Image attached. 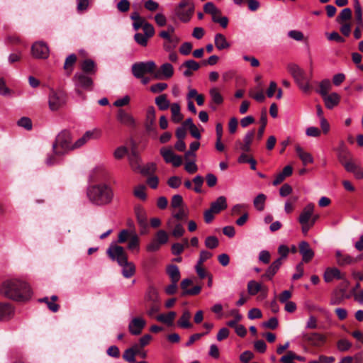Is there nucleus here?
<instances>
[{
    "instance_id": "f257e3e1",
    "label": "nucleus",
    "mask_w": 363,
    "mask_h": 363,
    "mask_svg": "<svg viewBox=\"0 0 363 363\" xmlns=\"http://www.w3.org/2000/svg\"><path fill=\"white\" fill-rule=\"evenodd\" d=\"M0 294L15 301L25 302L31 298L32 291L29 284L25 281L10 278L1 284Z\"/></svg>"
},
{
    "instance_id": "f03ea898",
    "label": "nucleus",
    "mask_w": 363,
    "mask_h": 363,
    "mask_svg": "<svg viewBox=\"0 0 363 363\" xmlns=\"http://www.w3.org/2000/svg\"><path fill=\"white\" fill-rule=\"evenodd\" d=\"M86 196L93 205L103 206L112 202L114 194L110 185L100 183L89 186L86 189Z\"/></svg>"
},
{
    "instance_id": "7ed1b4c3",
    "label": "nucleus",
    "mask_w": 363,
    "mask_h": 363,
    "mask_svg": "<svg viewBox=\"0 0 363 363\" xmlns=\"http://www.w3.org/2000/svg\"><path fill=\"white\" fill-rule=\"evenodd\" d=\"M170 210L172 217L167 221L169 230L176 238L182 236V196L174 195L171 201Z\"/></svg>"
},
{
    "instance_id": "20e7f679",
    "label": "nucleus",
    "mask_w": 363,
    "mask_h": 363,
    "mask_svg": "<svg viewBox=\"0 0 363 363\" xmlns=\"http://www.w3.org/2000/svg\"><path fill=\"white\" fill-rule=\"evenodd\" d=\"M79 147L76 146V142L72 143V137L69 131L64 130L61 131L56 137L52 144V151L55 155H65L69 151Z\"/></svg>"
},
{
    "instance_id": "39448f33",
    "label": "nucleus",
    "mask_w": 363,
    "mask_h": 363,
    "mask_svg": "<svg viewBox=\"0 0 363 363\" xmlns=\"http://www.w3.org/2000/svg\"><path fill=\"white\" fill-rule=\"evenodd\" d=\"M73 81L75 84L76 93L83 99L85 98V96L83 94L82 89L88 91H92L93 89L94 81L88 74L77 72L73 77Z\"/></svg>"
},
{
    "instance_id": "423d86ee",
    "label": "nucleus",
    "mask_w": 363,
    "mask_h": 363,
    "mask_svg": "<svg viewBox=\"0 0 363 363\" xmlns=\"http://www.w3.org/2000/svg\"><path fill=\"white\" fill-rule=\"evenodd\" d=\"M67 96L62 89H51L48 96V105L51 111H55L64 106L67 103Z\"/></svg>"
},
{
    "instance_id": "0eeeda50",
    "label": "nucleus",
    "mask_w": 363,
    "mask_h": 363,
    "mask_svg": "<svg viewBox=\"0 0 363 363\" xmlns=\"http://www.w3.org/2000/svg\"><path fill=\"white\" fill-rule=\"evenodd\" d=\"M156 64L154 61L135 62L132 65V73L135 78H143L146 74L154 77Z\"/></svg>"
},
{
    "instance_id": "6e6552de",
    "label": "nucleus",
    "mask_w": 363,
    "mask_h": 363,
    "mask_svg": "<svg viewBox=\"0 0 363 363\" xmlns=\"http://www.w3.org/2000/svg\"><path fill=\"white\" fill-rule=\"evenodd\" d=\"M106 253L112 260H116L118 264L124 262L128 259L124 248L116 244H111L107 249Z\"/></svg>"
},
{
    "instance_id": "1a4fd4ad",
    "label": "nucleus",
    "mask_w": 363,
    "mask_h": 363,
    "mask_svg": "<svg viewBox=\"0 0 363 363\" xmlns=\"http://www.w3.org/2000/svg\"><path fill=\"white\" fill-rule=\"evenodd\" d=\"M196 277L187 278L183 279V297L185 296H196L199 294L202 289L201 284H194Z\"/></svg>"
},
{
    "instance_id": "9d476101",
    "label": "nucleus",
    "mask_w": 363,
    "mask_h": 363,
    "mask_svg": "<svg viewBox=\"0 0 363 363\" xmlns=\"http://www.w3.org/2000/svg\"><path fill=\"white\" fill-rule=\"evenodd\" d=\"M302 340L313 347H320L325 343L326 337L317 333H304L302 335Z\"/></svg>"
},
{
    "instance_id": "9b49d317",
    "label": "nucleus",
    "mask_w": 363,
    "mask_h": 363,
    "mask_svg": "<svg viewBox=\"0 0 363 363\" xmlns=\"http://www.w3.org/2000/svg\"><path fill=\"white\" fill-rule=\"evenodd\" d=\"M160 154L166 163L172 164L175 167L182 165V157L175 155L171 147H162Z\"/></svg>"
},
{
    "instance_id": "f8f14e48",
    "label": "nucleus",
    "mask_w": 363,
    "mask_h": 363,
    "mask_svg": "<svg viewBox=\"0 0 363 363\" xmlns=\"http://www.w3.org/2000/svg\"><path fill=\"white\" fill-rule=\"evenodd\" d=\"M49 52V48L43 42H36L31 47L32 55L36 59H47Z\"/></svg>"
},
{
    "instance_id": "ddd939ff",
    "label": "nucleus",
    "mask_w": 363,
    "mask_h": 363,
    "mask_svg": "<svg viewBox=\"0 0 363 363\" xmlns=\"http://www.w3.org/2000/svg\"><path fill=\"white\" fill-rule=\"evenodd\" d=\"M289 72L291 74L296 83L301 81H310L305 71L296 64H289L287 66Z\"/></svg>"
},
{
    "instance_id": "4468645a",
    "label": "nucleus",
    "mask_w": 363,
    "mask_h": 363,
    "mask_svg": "<svg viewBox=\"0 0 363 363\" xmlns=\"http://www.w3.org/2000/svg\"><path fill=\"white\" fill-rule=\"evenodd\" d=\"M174 69L171 64L164 63L159 69L157 67L154 72V78L157 79H165L172 77Z\"/></svg>"
},
{
    "instance_id": "2eb2a0df",
    "label": "nucleus",
    "mask_w": 363,
    "mask_h": 363,
    "mask_svg": "<svg viewBox=\"0 0 363 363\" xmlns=\"http://www.w3.org/2000/svg\"><path fill=\"white\" fill-rule=\"evenodd\" d=\"M145 325L146 322L143 318L136 317L133 318L129 323L128 330L131 335H138L142 333Z\"/></svg>"
},
{
    "instance_id": "dca6fc26",
    "label": "nucleus",
    "mask_w": 363,
    "mask_h": 363,
    "mask_svg": "<svg viewBox=\"0 0 363 363\" xmlns=\"http://www.w3.org/2000/svg\"><path fill=\"white\" fill-rule=\"evenodd\" d=\"M15 314V308L9 303L0 302V321H7Z\"/></svg>"
},
{
    "instance_id": "f3484780",
    "label": "nucleus",
    "mask_w": 363,
    "mask_h": 363,
    "mask_svg": "<svg viewBox=\"0 0 363 363\" xmlns=\"http://www.w3.org/2000/svg\"><path fill=\"white\" fill-rule=\"evenodd\" d=\"M116 118L121 124L125 126L130 128L135 127V121L134 118L130 113L126 112L124 109H118Z\"/></svg>"
},
{
    "instance_id": "a211bd4d",
    "label": "nucleus",
    "mask_w": 363,
    "mask_h": 363,
    "mask_svg": "<svg viewBox=\"0 0 363 363\" xmlns=\"http://www.w3.org/2000/svg\"><path fill=\"white\" fill-rule=\"evenodd\" d=\"M298 251L302 255V260L304 262H309L314 257V252L306 241H301L299 243Z\"/></svg>"
},
{
    "instance_id": "6ab92c4d",
    "label": "nucleus",
    "mask_w": 363,
    "mask_h": 363,
    "mask_svg": "<svg viewBox=\"0 0 363 363\" xmlns=\"http://www.w3.org/2000/svg\"><path fill=\"white\" fill-rule=\"evenodd\" d=\"M209 95L211 97L209 106L212 110L215 111L217 108V106L221 105L223 103V96L216 87L211 88L209 90Z\"/></svg>"
},
{
    "instance_id": "aec40b11",
    "label": "nucleus",
    "mask_w": 363,
    "mask_h": 363,
    "mask_svg": "<svg viewBox=\"0 0 363 363\" xmlns=\"http://www.w3.org/2000/svg\"><path fill=\"white\" fill-rule=\"evenodd\" d=\"M344 274L336 267H328L324 273V280L325 282H331L334 279H344Z\"/></svg>"
},
{
    "instance_id": "412c9836",
    "label": "nucleus",
    "mask_w": 363,
    "mask_h": 363,
    "mask_svg": "<svg viewBox=\"0 0 363 363\" xmlns=\"http://www.w3.org/2000/svg\"><path fill=\"white\" fill-rule=\"evenodd\" d=\"M135 214L138 225L140 227V234H145L147 232V220L145 212L143 209L138 208L135 209Z\"/></svg>"
},
{
    "instance_id": "4be33fe9",
    "label": "nucleus",
    "mask_w": 363,
    "mask_h": 363,
    "mask_svg": "<svg viewBox=\"0 0 363 363\" xmlns=\"http://www.w3.org/2000/svg\"><path fill=\"white\" fill-rule=\"evenodd\" d=\"M314 210V204L312 203H308L306 206V207L303 209L301 213L298 222L300 224L309 223L310 219L313 215Z\"/></svg>"
},
{
    "instance_id": "5701e85b",
    "label": "nucleus",
    "mask_w": 363,
    "mask_h": 363,
    "mask_svg": "<svg viewBox=\"0 0 363 363\" xmlns=\"http://www.w3.org/2000/svg\"><path fill=\"white\" fill-rule=\"evenodd\" d=\"M183 67L186 68L183 75L189 77L193 75V72L199 69L201 65L194 60H189L183 62Z\"/></svg>"
},
{
    "instance_id": "b1692460",
    "label": "nucleus",
    "mask_w": 363,
    "mask_h": 363,
    "mask_svg": "<svg viewBox=\"0 0 363 363\" xmlns=\"http://www.w3.org/2000/svg\"><path fill=\"white\" fill-rule=\"evenodd\" d=\"M323 99L325 107L328 109H332L340 103V96L335 92H333L323 97Z\"/></svg>"
},
{
    "instance_id": "393cba45",
    "label": "nucleus",
    "mask_w": 363,
    "mask_h": 363,
    "mask_svg": "<svg viewBox=\"0 0 363 363\" xmlns=\"http://www.w3.org/2000/svg\"><path fill=\"white\" fill-rule=\"evenodd\" d=\"M57 300L58 297L56 295H53L50 298L48 297L39 298L38 301L40 303H45L50 311L56 313L60 309V305L55 303Z\"/></svg>"
},
{
    "instance_id": "a878e982",
    "label": "nucleus",
    "mask_w": 363,
    "mask_h": 363,
    "mask_svg": "<svg viewBox=\"0 0 363 363\" xmlns=\"http://www.w3.org/2000/svg\"><path fill=\"white\" fill-rule=\"evenodd\" d=\"M226 198L223 196H219L215 201L211 203L210 209L215 213H219L227 208Z\"/></svg>"
},
{
    "instance_id": "bb28decb",
    "label": "nucleus",
    "mask_w": 363,
    "mask_h": 363,
    "mask_svg": "<svg viewBox=\"0 0 363 363\" xmlns=\"http://www.w3.org/2000/svg\"><path fill=\"white\" fill-rule=\"evenodd\" d=\"M81 69L82 73L86 74H94L96 72V65L94 61L91 59H86L81 63Z\"/></svg>"
},
{
    "instance_id": "cd10ccee",
    "label": "nucleus",
    "mask_w": 363,
    "mask_h": 363,
    "mask_svg": "<svg viewBox=\"0 0 363 363\" xmlns=\"http://www.w3.org/2000/svg\"><path fill=\"white\" fill-rule=\"evenodd\" d=\"M119 265L123 267L122 274L124 277L130 278L135 274V266L133 262H128V259L124 262L119 264Z\"/></svg>"
},
{
    "instance_id": "c85d7f7f",
    "label": "nucleus",
    "mask_w": 363,
    "mask_h": 363,
    "mask_svg": "<svg viewBox=\"0 0 363 363\" xmlns=\"http://www.w3.org/2000/svg\"><path fill=\"white\" fill-rule=\"evenodd\" d=\"M214 43L216 48L219 50L228 49L230 46L225 35L221 33H217L215 35Z\"/></svg>"
},
{
    "instance_id": "c756f323",
    "label": "nucleus",
    "mask_w": 363,
    "mask_h": 363,
    "mask_svg": "<svg viewBox=\"0 0 363 363\" xmlns=\"http://www.w3.org/2000/svg\"><path fill=\"white\" fill-rule=\"evenodd\" d=\"M156 114L153 106H149L146 115V129L150 131L153 129L155 123Z\"/></svg>"
},
{
    "instance_id": "7c9ffc66",
    "label": "nucleus",
    "mask_w": 363,
    "mask_h": 363,
    "mask_svg": "<svg viewBox=\"0 0 363 363\" xmlns=\"http://www.w3.org/2000/svg\"><path fill=\"white\" fill-rule=\"evenodd\" d=\"M176 317V313L169 311L167 313H162L156 316V320L167 325H172L174 320Z\"/></svg>"
},
{
    "instance_id": "2f4dec72",
    "label": "nucleus",
    "mask_w": 363,
    "mask_h": 363,
    "mask_svg": "<svg viewBox=\"0 0 363 363\" xmlns=\"http://www.w3.org/2000/svg\"><path fill=\"white\" fill-rule=\"evenodd\" d=\"M335 257L337 263L340 266L350 264L356 260L348 255H343L340 251H336Z\"/></svg>"
},
{
    "instance_id": "473e14b6",
    "label": "nucleus",
    "mask_w": 363,
    "mask_h": 363,
    "mask_svg": "<svg viewBox=\"0 0 363 363\" xmlns=\"http://www.w3.org/2000/svg\"><path fill=\"white\" fill-rule=\"evenodd\" d=\"M159 35L161 38L167 40V43H164V48L167 50H170L176 46L177 41V40L175 41L173 39V37L172 35H170L169 30H162L160 33Z\"/></svg>"
},
{
    "instance_id": "72a5a7b5",
    "label": "nucleus",
    "mask_w": 363,
    "mask_h": 363,
    "mask_svg": "<svg viewBox=\"0 0 363 363\" xmlns=\"http://www.w3.org/2000/svg\"><path fill=\"white\" fill-rule=\"evenodd\" d=\"M194 11V6L186 0H183V22L189 21Z\"/></svg>"
},
{
    "instance_id": "f704fd0d",
    "label": "nucleus",
    "mask_w": 363,
    "mask_h": 363,
    "mask_svg": "<svg viewBox=\"0 0 363 363\" xmlns=\"http://www.w3.org/2000/svg\"><path fill=\"white\" fill-rule=\"evenodd\" d=\"M259 121H260L261 125L259 128L257 134V140L258 141L262 140L264 133V130H265L267 123V115L266 110H263L262 111Z\"/></svg>"
},
{
    "instance_id": "c9c22d12",
    "label": "nucleus",
    "mask_w": 363,
    "mask_h": 363,
    "mask_svg": "<svg viewBox=\"0 0 363 363\" xmlns=\"http://www.w3.org/2000/svg\"><path fill=\"white\" fill-rule=\"evenodd\" d=\"M352 12L351 9L345 8L343 9L339 15L336 18V22L337 23H347L352 19Z\"/></svg>"
},
{
    "instance_id": "e433bc0d",
    "label": "nucleus",
    "mask_w": 363,
    "mask_h": 363,
    "mask_svg": "<svg viewBox=\"0 0 363 363\" xmlns=\"http://www.w3.org/2000/svg\"><path fill=\"white\" fill-rule=\"evenodd\" d=\"M155 102L158 108L161 111L167 110L170 106V102L167 99L166 94H161L157 96L155 99Z\"/></svg>"
},
{
    "instance_id": "4c0bfd02",
    "label": "nucleus",
    "mask_w": 363,
    "mask_h": 363,
    "mask_svg": "<svg viewBox=\"0 0 363 363\" xmlns=\"http://www.w3.org/2000/svg\"><path fill=\"white\" fill-rule=\"evenodd\" d=\"M296 152L300 160L302 161L303 165H306L307 164L312 163L313 162L312 155L308 152H304L300 146H296Z\"/></svg>"
},
{
    "instance_id": "58836bf2",
    "label": "nucleus",
    "mask_w": 363,
    "mask_h": 363,
    "mask_svg": "<svg viewBox=\"0 0 363 363\" xmlns=\"http://www.w3.org/2000/svg\"><path fill=\"white\" fill-rule=\"evenodd\" d=\"M200 143L199 141H194L190 144L189 150L183 155V161L184 159L190 160L191 158H196L195 152L199 150Z\"/></svg>"
},
{
    "instance_id": "ea45409f",
    "label": "nucleus",
    "mask_w": 363,
    "mask_h": 363,
    "mask_svg": "<svg viewBox=\"0 0 363 363\" xmlns=\"http://www.w3.org/2000/svg\"><path fill=\"white\" fill-rule=\"evenodd\" d=\"M332 88L331 82L329 79H323L319 84V88L316 91L323 97L328 95V92Z\"/></svg>"
},
{
    "instance_id": "a19ab883",
    "label": "nucleus",
    "mask_w": 363,
    "mask_h": 363,
    "mask_svg": "<svg viewBox=\"0 0 363 363\" xmlns=\"http://www.w3.org/2000/svg\"><path fill=\"white\" fill-rule=\"evenodd\" d=\"M167 273L169 276L171 281L178 282L180 279V272L177 266L170 264L167 268Z\"/></svg>"
},
{
    "instance_id": "79ce46f5",
    "label": "nucleus",
    "mask_w": 363,
    "mask_h": 363,
    "mask_svg": "<svg viewBox=\"0 0 363 363\" xmlns=\"http://www.w3.org/2000/svg\"><path fill=\"white\" fill-rule=\"evenodd\" d=\"M184 169L189 174H194L198 171V167L195 162V158L184 159L183 161Z\"/></svg>"
},
{
    "instance_id": "37998d69",
    "label": "nucleus",
    "mask_w": 363,
    "mask_h": 363,
    "mask_svg": "<svg viewBox=\"0 0 363 363\" xmlns=\"http://www.w3.org/2000/svg\"><path fill=\"white\" fill-rule=\"evenodd\" d=\"M172 112V120L174 123H179L182 121V116L180 115V105L178 103H174L169 106Z\"/></svg>"
},
{
    "instance_id": "c03bdc74",
    "label": "nucleus",
    "mask_w": 363,
    "mask_h": 363,
    "mask_svg": "<svg viewBox=\"0 0 363 363\" xmlns=\"http://www.w3.org/2000/svg\"><path fill=\"white\" fill-rule=\"evenodd\" d=\"M267 196L264 194H259L253 201L255 208L259 211H262L264 209L265 201Z\"/></svg>"
},
{
    "instance_id": "a18cd8bd",
    "label": "nucleus",
    "mask_w": 363,
    "mask_h": 363,
    "mask_svg": "<svg viewBox=\"0 0 363 363\" xmlns=\"http://www.w3.org/2000/svg\"><path fill=\"white\" fill-rule=\"evenodd\" d=\"M354 18L357 26H363L362 11L358 0L354 3Z\"/></svg>"
},
{
    "instance_id": "49530a36",
    "label": "nucleus",
    "mask_w": 363,
    "mask_h": 363,
    "mask_svg": "<svg viewBox=\"0 0 363 363\" xmlns=\"http://www.w3.org/2000/svg\"><path fill=\"white\" fill-rule=\"evenodd\" d=\"M262 286L263 285L256 281L251 280L247 283V291L250 295L255 296L258 292H260Z\"/></svg>"
},
{
    "instance_id": "de8ad7c7",
    "label": "nucleus",
    "mask_w": 363,
    "mask_h": 363,
    "mask_svg": "<svg viewBox=\"0 0 363 363\" xmlns=\"http://www.w3.org/2000/svg\"><path fill=\"white\" fill-rule=\"evenodd\" d=\"M77 59V56L74 54H71L66 58L64 64V69L68 72L69 74L72 72L73 66L76 63Z\"/></svg>"
},
{
    "instance_id": "09e8293b",
    "label": "nucleus",
    "mask_w": 363,
    "mask_h": 363,
    "mask_svg": "<svg viewBox=\"0 0 363 363\" xmlns=\"http://www.w3.org/2000/svg\"><path fill=\"white\" fill-rule=\"evenodd\" d=\"M350 152L347 150V149L345 147H342L338 151V160L339 162L344 166L345 163L350 161Z\"/></svg>"
},
{
    "instance_id": "8fccbe9b",
    "label": "nucleus",
    "mask_w": 363,
    "mask_h": 363,
    "mask_svg": "<svg viewBox=\"0 0 363 363\" xmlns=\"http://www.w3.org/2000/svg\"><path fill=\"white\" fill-rule=\"evenodd\" d=\"M345 296V289H340L335 291L331 298L330 304L338 305L341 303Z\"/></svg>"
},
{
    "instance_id": "3c124183",
    "label": "nucleus",
    "mask_w": 363,
    "mask_h": 363,
    "mask_svg": "<svg viewBox=\"0 0 363 363\" xmlns=\"http://www.w3.org/2000/svg\"><path fill=\"white\" fill-rule=\"evenodd\" d=\"M129 160L133 169H138L140 168V157L135 150H132L131 155L129 156Z\"/></svg>"
},
{
    "instance_id": "603ef678",
    "label": "nucleus",
    "mask_w": 363,
    "mask_h": 363,
    "mask_svg": "<svg viewBox=\"0 0 363 363\" xmlns=\"http://www.w3.org/2000/svg\"><path fill=\"white\" fill-rule=\"evenodd\" d=\"M203 181H204L203 177L200 175H197L193 179L192 182L194 183V186L193 188V190L196 193H201L202 192L201 186L203 184Z\"/></svg>"
},
{
    "instance_id": "864d4df0",
    "label": "nucleus",
    "mask_w": 363,
    "mask_h": 363,
    "mask_svg": "<svg viewBox=\"0 0 363 363\" xmlns=\"http://www.w3.org/2000/svg\"><path fill=\"white\" fill-rule=\"evenodd\" d=\"M203 11L206 13L211 14V16L215 13H221L220 10L217 9L212 2H207L203 6Z\"/></svg>"
},
{
    "instance_id": "5fc2aeb1",
    "label": "nucleus",
    "mask_w": 363,
    "mask_h": 363,
    "mask_svg": "<svg viewBox=\"0 0 363 363\" xmlns=\"http://www.w3.org/2000/svg\"><path fill=\"white\" fill-rule=\"evenodd\" d=\"M17 124L20 127H23L27 130H30L32 129L33 125L32 121L30 118L28 117H22L21 118L18 122Z\"/></svg>"
},
{
    "instance_id": "6e6d98bb",
    "label": "nucleus",
    "mask_w": 363,
    "mask_h": 363,
    "mask_svg": "<svg viewBox=\"0 0 363 363\" xmlns=\"http://www.w3.org/2000/svg\"><path fill=\"white\" fill-rule=\"evenodd\" d=\"M154 240H157L161 245H164L168 241V235L164 230H160L157 233Z\"/></svg>"
},
{
    "instance_id": "4d7b16f0",
    "label": "nucleus",
    "mask_w": 363,
    "mask_h": 363,
    "mask_svg": "<svg viewBox=\"0 0 363 363\" xmlns=\"http://www.w3.org/2000/svg\"><path fill=\"white\" fill-rule=\"evenodd\" d=\"M255 130L252 129L251 130H249L245 135L243 140H242V141H241V143L251 147L253 140L255 138Z\"/></svg>"
},
{
    "instance_id": "13d9d810",
    "label": "nucleus",
    "mask_w": 363,
    "mask_h": 363,
    "mask_svg": "<svg viewBox=\"0 0 363 363\" xmlns=\"http://www.w3.org/2000/svg\"><path fill=\"white\" fill-rule=\"evenodd\" d=\"M337 347L339 351L345 352L351 348L352 344L345 339H341L337 341Z\"/></svg>"
},
{
    "instance_id": "bf43d9fd",
    "label": "nucleus",
    "mask_w": 363,
    "mask_h": 363,
    "mask_svg": "<svg viewBox=\"0 0 363 363\" xmlns=\"http://www.w3.org/2000/svg\"><path fill=\"white\" fill-rule=\"evenodd\" d=\"M63 155H55L53 152L52 154L49 155L46 158L45 163L48 166H52L58 164L60 162V157Z\"/></svg>"
},
{
    "instance_id": "052dcab7",
    "label": "nucleus",
    "mask_w": 363,
    "mask_h": 363,
    "mask_svg": "<svg viewBox=\"0 0 363 363\" xmlns=\"http://www.w3.org/2000/svg\"><path fill=\"white\" fill-rule=\"evenodd\" d=\"M205 245L210 249H214L218 245V240L216 236H208L206 238Z\"/></svg>"
},
{
    "instance_id": "680f3d73",
    "label": "nucleus",
    "mask_w": 363,
    "mask_h": 363,
    "mask_svg": "<svg viewBox=\"0 0 363 363\" xmlns=\"http://www.w3.org/2000/svg\"><path fill=\"white\" fill-rule=\"evenodd\" d=\"M128 248L130 250L139 248V239L135 233L130 236L128 245Z\"/></svg>"
},
{
    "instance_id": "e2e57ef3",
    "label": "nucleus",
    "mask_w": 363,
    "mask_h": 363,
    "mask_svg": "<svg viewBox=\"0 0 363 363\" xmlns=\"http://www.w3.org/2000/svg\"><path fill=\"white\" fill-rule=\"evenodd\" d=\"M195 270L198 275V277L201 280L204 279L205 278H207L210 274V273L208 272L206 269L203 267V265L201 264H196L195 266Z\"/></svg>"
},
{
    "instance_id": "0e129e2a",
    "label": "nucleus",
    "mask_w": 363,
    "mask_h": 363,
    "mask_svg": "<svg viewBox=\"0 0 363 363\" xmlns=\"http://www.w3.org/2000/svg\"><path fill=\"white\" fill-rule=\"evenodd\" d=\"M340 25V31L346 37H348L352 30V24L350 22L339 23Z\"/></svg>"
},
{
    "instance_id": "69168bd1",
    "label": "nucleus",
    "mask_w": 363,
    "mask_h": 363,
    "mask_svg": "<svg viewBox=\"0 0 363 363\" xmlns=\"http://www.w3.org/2000/svg\"><path fill=\"white\" fill-rule=\"evenodd\" d=\"M327 38L330 41H335L337 43H344L345 41V38L342 37L337 32L333 31L331 33H326Z\"/></svg>"
},
{
    "instance_id": "338daca9",
    "label": "nucleus",
    "mask_w": 363,
    "mask_h": 363,
    "mask_svg": "<svg viewBox=\"0 0 363 363\" xmlns=\"http://www.w3.org/2000/svg\"><path fill=\"white\" fill-rule=\"evenodd\" d=\"M123 358L130 363L135 362V354L130 348H128L124 351Z\"/></svg>"
},
{
    "instance_id": "774afa93",
    "label": "nucleus",
    "mask_w": 363,
    "mask_h": 363,
    "mask_svg": "<svg viewBox=\"0 0 363 363\" xmlns=\"http://www.w3.org/2000/svg\"><path fill=\"white\" fill-rule=\"evenodd\" d=\"M167 88V84L164 82H159L155 84H152L150 89L152 93H160L164 91Z\"/></svg>"
}]
</instances>
